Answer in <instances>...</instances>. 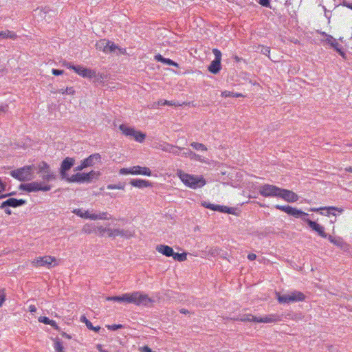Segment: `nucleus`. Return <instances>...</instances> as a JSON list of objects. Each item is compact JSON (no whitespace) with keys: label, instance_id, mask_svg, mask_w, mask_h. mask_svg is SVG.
I'll return each mask as SVG.
<instances>
[{"label":"nucleus","instance_id":"obj_22","mask_svg":"<svg viewBox=\"0 0 352 352\" xmlns=\"http://www.w3.org/2000/svg\"><path fill=\"white\" fill-rule=\"evenodd\" d=\"M133 175H143L146 176L151 175V170L147 167H142L140 166H135L132 167Z\"/></svg>","mask_w":352,"mask_h":352},{"label":"nucleus","instance_id":"obj_58","mask_svg":"<svg viewBox=\"0 0 352 352\" xmlns=\"http://www.w3.org/2000/svg\"><path fill=\"white\" fill-rule=\"evenodd\" d=\"M29 311H30L31 313H34L36 311V307L35 305H31L29 306Z\"/></svg>","mask_w":352,"mask_h":352},{"label":"nucleus","instance_id":"obj_25","mask_svg":"<svg viewBox=\"0 0 352 352\" xmlns=\"http://www.w3.org/2000/svg\"><path fill=\"white\" fill-rule=\"evenodd\" d=\"M155 59L157 61H160V62L166 64L168 65H172V66L177 67H179V65L176 62H174L173 60H172L169 58H164L161 54L155 55Z\"/></svg>","mask_w":352,"mask_h":352},{"label":"nucleus","instance_id":"obj_13","mask_svg":"<svg viewBox=\"0 0 352 352\" xmlns=\"http://www.w3.org/2000/svg\"><path fill=\"white\" fill-rule=\"evenodd\" d=\"M107 232L108 236L113 237V238L120 236H122L125 239H130L135 235L134 230H131V229L123 230V229L108 228L107 230Z\"/></svg>","mask_w":352,"mask_h":352},{"label":"nucleus","instance_id":"obj_11","mask_svg":"<svg viewBox=\"0 0 352 352\" xmlns=\"http://www.w3.org/2000/svg\"><path fill=\"white\" fill-rule=\"evenodd\" d=\"M67 67L72 69L76 74L83 78H96L97 76L96 71L84 67L81 65H72L69 63L67 65Z\"/></svg>","mask_w":352,"mask_h":352},{"label":"nucleus","instance_id":"obj_41","mask_svg":"<svg viewBox=\"0 0 352 352\" xmlns=\"http://www.w3.org/2000/svg\"><path fill=\"white\" fill-rule=\"evenodd\" d=\"M94 231V226L90 224H86L82 228V232L86 234H91Z\"/></svg>","mask_w":352,"mask_h":352},{"label":"nucleus","instance_id":"obj_40","mask_svg":"<svg viewBox=\"0 0 352 352\" xmlns=\"http://www.w3.org/2000/svg\"><path fill=\"white\" fill-rule=\"evenodd\" d=\"M107 188V189H109V190H113V189L124 190V184H109Z\"/></svg>","mask_w":352,"mask_h":352},{"label":"nucleus","instance_id":"obj_44","mask_svg":"<svg viewBox=\"0 0 352 352\" xmlns=\"http://www.w3.org/2000/svg\"><path fill=\"white\" fill-rule=\"evenodd\" d=\"M80 321L85 322L89 329H93L91 322L85 316L80 317Z\"/></svg>","mask_w":352,"mask_h":352},{"label":"nucleus","instance_id":"obj_50","mask_svg":"<svg viewBox=\"0 0 352 352\" xmlns=\"http://www.w3.org/2000/svg\"><path fill=\"white\" fill-rule=\"evenodd\" d=\"M50 319L45 316H41L38 318V321L45 324H49L50 323Z\"/></svg>","mask_w":352,"mask_h":352},{"label":"nucleus","instance_id":"obj_14","mask_svg":"<svg viewBox=\"0 0 352 352\" xmlns=\"http://www.w3.org/2000/svg\"><path fill=\"white\" fill-rule=\"evenodd\" d=\"M212 52L214 55V59L211 62L208 67V70L212 74H217L221 69V53L217 49H213Z\"/></svg>","mask_w":352,"mask_h":352},{"label":"nucleus","instance_id":"obj_37","mask_svg":"<svg viewBox=\"0 0 352 352\" xmlns=\"http://www.w3.org/2000/svg\"><path fill=\"white\" fill-rule=\"evenodd\" d=\"M258 50L263 54L266 55L269 57V54L270 52V49L269 47L260 45L258 47Z\"/></svg>","mask_w":352,"mask_h":352},{"label":"nucleus","instance_id":"obj_36","mask_svg":"<svg viewBox=\"0 0 352 352\" xmlns=\"http://www.w3.org/2000/svg\"><path fill=\"white\" fill-rule=\"evenodd\" d=\"M58 93L62 94H69V95H74L75 93V90L73 87H67L66 89H60L58 90Z\"/></svg>","mask_w":352,"mask_h":352},{"label":"nucleus","instance_id":"obj_9","mask_svg":"<svg viewBox=\"0 0 352 352\" xmlns=\"http://www.w3.org/2000/svg\"><path fill=\"white\" fill-rule=\"evenodd\" d=\"M96 47L97 50L102 51L104 53L115 52L116 50H119L120 53L123 54L124 52L125 51V50L118 48V47L113 42H111L106 39H102L98 41L96 44Z\"/></svg>","mask_w":352,"mask_h":352},{"label":"nucleus","instance_id":"obj_2","mask_svg":"<svg viewBox=\"0 0 352 352\" xmlns=\"http://www.w3.org/2000/svg\"><path fill=\"white\" fill-rule=\"evenodd\" d=\"M176 175L186 186L192 189L201 188L206 184L202 176L190 175L180 169L177 170Z\"/></svg>","mask_w":352,"mask_h":352},{"label":"nucleus","instance_id":"obj_60","mask_svg":"<svg viewBox=\"0 0 352 352\" xmlns=\"http://www.w3.org/2000/svg\"><path fill=\"white\" fill-rule=\"evenodd\" d=\"M222 206L215 205L214 208H212V210L221 212L222 210Z\"/></svg>","mask_w":352,"mask_h":352},{"label":"nucleus","instance_id":"obj_28","mask_svg":"<svg viewBox=\"0 0 352 352\" xmlns=\"http://www.w3.org/2000/svg\"><path fill=\"white\" fill-rule=\"evenodd\" d=\"M0 37L3 38H10L14 40L16 38L17 36L14 32L6 30L0 32Z\"/></svg>","mask_w":352,"mask_h":352},{"label":"nucleus","instance_id":"obj_10","mask_svg":"<svg viewBox=\"0 0 352 352\" xmlns=\"http://www.w3.org/2000/svg\"><path fill=\"white\" fill-rule=\"evenodd\" d=\"M254 321L257 322L271 323L281 320L280 316L278 314H270L265 317L256 318L252 315H243V321Z\"/></svg>","mask_w":352,"mask_h":352},{"label":"nucleus","instance_id":"obj_29","mask_svg":"<svg viewBox=\"0 0 352 352\" xmlns=\"http://www.w3.org/2000/svg\"><path fill=\"white\" fill-rule=\"evenodd\" d=\"M172 146H173L172 144H170L166 142H164V143L157 144L155 146V148L157 149H160L164 152L169 153L170 151H171Z\"/></svg>","mask_w":352,"mask_h":352},{"label":"nucleus","instance_id":"obj_15","mask_svg":"<svg viewBox=\"0 0 352 352\" xmlns=\"http://www.w3.org/2000/svg\"><path fill=\"white\" fill-rule=\"evenodd\" d=\"M56 262V258L50 256H45L42 257H38L32 261V265L34 267H47L48 268L52 267V264Z\"/></svg>","mask_w":352,"mask_h":352},{"label":"nucleus","instance_id":"obj_31","mask_svg":"<svg viewBox=\"0 0 352 352\" xmlns=\"http://www.w3.org/2000/svg\"><path fill=\"white\" fill-rule=\"evenodd\" d=\"M277 299L280 303H289L290 298L289 294L280 295V294H277Z\"/></svg>","mask_w":352,"mask_h":352},{"label":"nucleus","instance_id":"obj_59","mask_svg":"<svg viewBox=\"0 0 352 352\" xmlns=\"http://www.w3.org/2000/svg\"><path fill=\"white\" fill-rule=\"evenodd\" d=\"M256 258V255L254 253L249 254L248 255V258L250 261H253Z\"/></svg>","mask_w":352,"mask_h":352},{"label":"nucleus","instance_id":"obj_55","mask_svg":"<svg viewBox=\"0 0 352 352\" xmlns=\"http://www.w3.org/2000/svg\"><path fill=\"white\" fill-rule=\"evenodd\" d=\"M232 208H228L226 206H223L222 210L221 212L226 213H232Z\"/></svg>","mask_w":352,"mask_h":352},{"label":"nucleus","instance_id":"obj_20","mask_svg":"<svg viewBox=\"0 0 352 352\" xmlns=\"http://www.w3.org/2000/svg\"><path fill=\"white\" fill-rule=\"evenodd\" d=\"M67 181L69 182H77V183H85L89 182L85 173H77L72 175L70 177L67 178Z\"/></svg>","mask_w":352,"mask_h":352},{"label":"nucleus","instance_id":"obj_64","mask_svg":"<svg viewBox=\"0 0 352 352\" xmlns=\"http://www.w3.org/2000/svg\"><path fill=\"white\" fill-rule=\"evenodd\" d=\"M96 348H97V349H98L100 352H102V351H105V350H104V349H102V345H101V344H97Z\"/></svg>","mask_w":352,"mask_h":352},{"label":"nucleus","instance_id":"obj_34","mask_svg":"<svg viewBox=\"0 0 352 352\" xmlns=\"http://www.w3.org/2000/svg\"><path fill=\"white\" fill-rule=\"evenodd\" d=\"M172 257L174 258V260L182 262V261H184L186 260V253H182V254L175 253L173 252V255H172Z\"/></svg>","mask_w":352,"mask_h":352},{"label":"nucleus","instance_id":"obj_51","mask_svg":"<svg viewBox=\"0 0 352 352\" xmlns=\"http://www.w3.org/2000/svg\"><path fill=\"white\" fill-rule=\"evenodd\" d=\"M258 3L264 7L270 8V0H259Z\"/></svg>","mask_w":352,"mask_h":352},{"label":"nucleus","instance_id":"obj_17","mask_svg":"<svg viewBox=\"0 0 352 352\" xmlns=\"http://www.w3.org/2000/svg\"><path fill=\"white\" fill-rule=\"evenodd\" d=\"M279 197L287 202H296L298 200V196L292 190L280 188Z\"/></svg>","mask_w":352,"mask_h":352},{"label":"nucleus","instance_id":"obj_8","mask_svg":"<svg viewBox=\"0 0 352 352\" xmlns=\"http://www.w3.org/2000/svg\"><path fill=\"white\" fill-rule=\"evenodd\" d=\"M38 173L41 174V177L44 183L45 182H50L56 179V176L55 173L51 170L49 164L45 162H41L38 164Z\"/></svg>","mask_w":352,"mask_h":352},{"label":"nucleus","instance_id":"obj_16","mask_svg":"<svg viewBox=\"0 0 352 352\" xmlns=\"http://www.w3.org/2000/svg\"><path fill=\"white\" fill-rule=\"evenodd\" d=\"M75 160L72 157H66L61 163L60 168V174L62 179L67 180V171L69 170L74 164Z\"/></svg>","mask_w":352,"mask_h":352},{"label":"nucleus","instance_id":"obj_3","mask_svg":"<svg viewBox=\"0 0 352 352\" xmlns=\"http://www.w3.org/2000/svg\"><path fill=\"white\" fill-rule=\"evenodd\" d=\"M154 302L153 298L141 292L129 293L128 303H133L137 306L150 307Z\"/></svg>","mask_w":352,"mask_h":352},{"label":"nucleus","instance_id":"obj_5","mask_svg":"<svg viewBox=\"0 0 352 352\" xmlns=\"http://www.w3.org/2000/svg\"><path fill=\"white\" fill-rule=\"evenodd\" d=\"M73 212L78 217L83 219H89L91 220H109L111 219L110 214L107 212H94L93 210H84L82 209H74Z\"/></svg>","mask_w":352,"mask_h":352},{"label":"nucleus","instance_id":"obj_38","mask_svg":"<svg viewBox=\"0 0 352 352\" xmlns=\"http://www.w3.org/2000/svg\"><path fill=\"white\" fill-rule=\"evenodd\" d=\"M182 155L185 157H190L192 159H199V156L196 153L192 152L190 150H188L186 152H184Z\"/></svg>","mask_w":352,"mask_h":352},{"label":"nucleus","instance_id":"obj_27","mask_svg":"<svg viewBox=\"0 0 352 352\" xmlns=\"http://www.w3.org/2000/svg\"><path fill=\"white\" fill-rule=\"evenodd\" d=\"M34 12H35L36 15H38L41 18L45 19L46 21H49L50 17L45 18V14H49L50 12H54L48 8H44V9H36L34 10Z\"/></svg>","mask_w":352,"mask_h":352},{"label":"nucleus","instance_id":"obj_4","mask_svg":"<svg viewBox=\"0 0 352 352\" xmlns=\"http://www.w3.org/2000/svg\"><path fill=\"white\" fill-rule=\"evenodd\" d=\"M34 165L25 166L10 172V175L21 182L30 181L34 178Z\"/></svg>","mask_w":352,"mask_h":352},{"label":"nucleus","instance_id":"obj_24","mask_svg":"<svg viewBox=\"0 0 352 352\" xmlns=\"http://www.w3.org/2000/svg\"><path fill=\"white\" fill-rule=\"evenodd\" d=\"M290 302H298L302 301L305 298V296L303 293L298 291H294L289 294Z\"/></svg>","mask_w":352,"mask_h":352},{"label":"nucleus","instance_id":"obj_12","mask_svg":"<svg viewBox=\"0 0 352 352\" xmlns=\"http://www.w3.org/2000/svg\"><path fill=\"white\" fill-rule=\"evenodd\" d=\"M280 188L271 184H265L259 187V193L265 197H279Z\"/></svg>","mask_w":352,"mask_h":352},{"label":"nucleus","instance_id":"obj_54","mask_svg":"<svg viewBox=\"0 0 352 352\" xmlns=\"http://www.w3.org/2000/svg\"><path fill=\"white\" fill-rule=\"evenodd\" d=\"M52 74L55 76L61 75L63 74V70H59L56 69H53L52 71Z\"/></svg>","mask_w":352,"mask_h":352},{"label":"nucleus","instance_id":"obj_48","mask_svg":"<svg viewBox=\"0 0 352 352\" xmlns=\"http://www.w3.org/2000/svg\"><path fill=\"white\" fill-rule=\"evenodd\" d=\"M182 148H180V147H178V146H172V148H171V151H170L169 153H173L175 155H179V151L182 150Z\"/></svg>","mask_w":352,"mask_h":352},{"label":"nucleus","instance_id":"obj_62","mask_svg":"<svg viewBox=\"0 0 352 352\" xmlns=\"http://www.w3.org/2000/svg\"><path fill=\"white\" fill-rule=\"evenodd\" d=\"M203 206L207 208H210V209H212V208H214V206L215 205H213V204H206V203L203 204Z\"/></svg>","mask_w":352,"mask_h":352},{"label":"nucleus","instance_id":"obj_57","mask_svg":"<svg viewBox=\"0 0 352 352\" xmlns=\"http://www.w3.org/2000/svg\"><path fill=\"white\" fill-rule=\"evenodd\" d=\"M49 324L50 326H52V327H54L55 329H57V330L59 329L58 326L57 325L56 322L54 320H51L50 323Z\"/></svg>","mask_w":352,"mask_h":352},{"label":"nucleus","instance_id":"obj_23","mask_svg":"<svg viewBox=\"0 0 352 352\" xmlns=\"http://www.w3.org/2000/svg\"><path fill=\"white\" fill-rule=\"evenodd\" d=\"M130 184L133 186L139 188H143L151 186V183L149 182L141 179H131Z\"/></svg>","mask_w":352,"mask_h":352},{"label":"nucleus","instance_id":"obj_43","mask_svg":"<svg viewBox=\"0 0 352 352\" xmlns=\"http://www.w3.org/2000/svg\"><path fill=\"white\" fill-rule=\"evenodd\" d=\"M221 96H224V97H230V96L240 97V96H242V94H234L233 92L225 91L221 93Z\"/></svg>","mask_w":352,"mask_h":352},{"label":"nucleus","instance_id":"obj_45","mask_svg":"<svg viewBox=\"0 0 352 352\" xmlns=\"http://www.w3.org/2000/svg\"><path fill=\"white\" fill-rule=\"evenodd\" d=\"M6 300V291L5 289H0V307L3 305Z\"/></svg>","mask_w":352,"mask_h":352},{"label":"nucleus","instance_id":"obj_61","mask_svg":"<svg viewBox=\"0 0 352 352\" xmlns=\"http://www.w3.org/2000/svg\"><path fill=\"white\" fill-rule=\"evenodd\" d=\"M6 185L2 182L1 179L0 178V192L5 190Z\"/></svg>","mask_w":352,"mask_h":352},{"label":"nucleus","instance_id":"obj_46","mask_svg":"<svg viewBox=\"0 0 352 352\" xmlns=\"http://www.w3.org/2000/svg\"><path fill=\"white\" fill-rule=\"evenodd\" d=\"M332 243H333L335 245H336L338 247H342L344 245V241L341 238L338 237V238H335V239L333 241Z\"/></svg>","mask_w":352,"mask_h":352},{"label":"nucleus","instance_id":"obj_52","mask_svg":"<svg viewBox=\"0 0 352 352\" xmlns=\"http://www.w3.org/2000/svg\"><path fill=\"white\" fill-rule=\"evenodd\" d=\"M85 166H84V163L82 161H81V163L79 166H76L74 169V171H80L82 170H83L84 168H85Z\"/></svg>","mask_w":352,"mask_h":352},{"label":"nucleus","instance_id":"obj_30","mask_svg":"<svg viewBox=\"0 0 352 352\" xmlns=\"http://www.w3.org/2000/svg\"><path fill=\"white\" fill-rule=\"evenodd\" d=\"M324 41L333 48H337V46H340V44L338 43L337 40L334 38L331 35L327 36V38H325Z\"/></svg>","mask_w":352,"mask_h":352},{"label":"nucleus","instance_id":"obj_32","mask_svg":"<svg viewBox=\"0 0 352 352\" xmlns=\"http://www.w3.org/2000/svg\"><path fill=\"white\" fill-rule=\"evenodd\" d=\"M320 210H327L328 211V213L329 214H333L335 215L334 213L332 212V211H335V210H337V211H339L340 212H341L342 211V209H338L337 208H335V207H327V208H311V211H318Z\"/></svg>","mask_w":352,"mask_h":352},{"label":"nucleus","instance_id":"obj_56","mask_svg":"<svg viewBox=\"0 0 352 352\" xmlns=\"http://www.w3.org/2000/svg\"><path fill=\"white\" fill-rule=\"evenodd\" d=\"M100 232V234L102 235L104 232H107V230L108 228H104L102 226H98L96 228Z\"/></svg>","mask_w":352,"mask_h":352},{"label":"nucleus","instance_id":"obj_21","mask_svg":"<svg viewBox=\"0 0 352 352\" xmlns=\"http://www.w3.org/2000/svg\"><path fill=\"white\" fill-rule=\"evenodd\" d=\"M156 250L159 253L168 257L172 256V255H173L174 252L173 249L171 247L162 244L157 245Z\"/></svg>","mask_w":352,"mask_h":352},{"label":"nucleus","instance_id":"obj_19","mask_svg":"<svg viewBox=\"0 0 352 352\" xmlns=\"http://www.w3.org/2000/svg\"><path fill=\"white\" fill-rule=\"evenodd\" d=\"M84 166L86 168L91 167L95 165L96 163L101 162V155L99 153H94L89 155L87 158L82 160Z\"/></svg>","mask_w":352,"mask_h":352},{"label":"nucleus","instance_id":"obj_7","mask_svg":"<svg viewBox=\"0 0 352 352\" xmlns=\"http://www.w3.org/2000/svg\"><path fill=\"white\" fill-rule=\"evenodd\" d=\"M119 129L124 135L132 138L138 142H143L146 138L144 133L135 131L133 128L129 127L125 124H120Z\"/></svg>","mask_w":352,"mask_h":352},{"label":"nucleus","instance_id":"obj_6","mask_svg":"<svg viewBox=\"0 0 352 352\" xmlns=\"http://www.w3.org/2000/svg\"><path fill=\"white\" fill-rule=\"evenodd\" d=\"M19 189L27 191L28 192H38V191L47 192V191L50 190L51 186L45 184L43 182H33L31 183L21 184L19 186Z\"/></svg>","mask_w":352,"mask_h":352},{"label":"nucleus","instance_id":"obj_39","mask_svg":"<svg viewBox=\"0 0 352 352\" xmlns=\"http://www.w3.org/2000/svg\"><path fill=\"white\" fill-rule=\"evenodd\" d=\"M54 347V349L58 352H65L64 347H63L62 343L58 340H56L55 341Z\"/></svg>","mask_w":352,"mask_h":352},{"label":"nucleus","instance_id":"obj_26","mask_svg":"<svg viewBox=\"0 0 352 352\" xmlns=\"http://www.w3.org/2000/svg\"><path fill=\"white\" fill-rule=\"evenodd\" d=\"M129 293L122 294L120 296H108L106 300L108 301L124 302L128 303Z\"/></svg>","mask_w":352,"mask_h":352},{"label":"nucleus","instance_id":"obj_47","mask_svg":"<svg viewBox=\"0 0 352 352\" xmlns=\"http://www.w3.org/2000/svg\"><path fill=\"white\" fill-rule=\"evenodd\" d=\"M120 174L121 175H127V174H131L133 175V170L132 167L127 168H122L120 170Z\"/></svg>","mask_w":352,"mask_h":352},{"label":"nucleus","instance_id":"obj_49","mask_svg":"<svg viewBox=\"0 0 352 352\" xmlns=\"http://www.w3.org/2000/svg\"><path fill=\"white\" fill-rule=\"evenodd\" d=\"M107 327L109 330L116 331L119 329H122L123 327V326L122 324H111V325H107Z\"/></svg>","mask_w":352,"mask_h":352},{"label":"nucleus","instance_id":"obj_18","mask_svg":"<svg viewBox=\"0 0 352 352\" xmlns=\"http://www.w3.org/2000/svg\"><path fill=\"white\" fill-rule=\"evenodd\" d=\"M26 204V201L24 199H17L15 198H9L6 201H3L1 205V208H4L7 206H10L13 208H16L18 206H23Z\"/></svg>","mask_w":352,"mask_h":352},{"label":"nucleus","instance_id":"obj_53","mask_svg":"<svg viewBox=\"0 0 352 352\" xmlns=\"http://www.w3.org/2000/svg\"><path fill=\"white\" fill-rule=\"evenodd\" d=\"M139 351L140 352H153L151 349H150L148 346H144L142 347H140Z\"/></svg>","mask_w":352,"mask_h":352},{"label":"nucleus","instance_id":"obj_1","mask_svg":"<svg viewBox=\"0 0 352 352\" xmlns=\"http://www.w3.org/2000/svg\"><path fill=\"white\" fill-rule=\"evenodd\" d=\"M275 208L280 210L281 211H283L288 214L289 215L293 216L296 218H301V219L306 222L309 228L318 233L319 236H320L322 238H327V234L324 232V228L318 223H317L315 221H311V219L307 218V216L309 215L307 213L298 210L296 208H293L290 206H280V205H276Z\"/></svg>","mask_w":352,"mask_h":352},{"label":"nucleus","instance_id":"obj_63","mask_svg":"<svg viewBox=\"0 0 352 352\" xmlns=\"http://www.w3.org/2000/svg\"><path fill=\"white\" fill-rule=\"evenodd\" d=\"M335 50H336V52H338L339 53V54L342 52L344 51L342 47L340 46H337V48H334Z\"/></svg>","mask_w":352,"mask_h":352},{"label":"nucleus","instance_id":"obj_33","mask_svg":"<svg viewBox=\"0 0 352 352\" xmlns=\"http://www.w3.org/2000/svg\"><path fill=\"white\" fill-rule=\"evenodd\" d=\"M87 179L89 182H91L93 179H96L100 175L99 172L91 170L89 173H85Z\"/></svg>","mask_w":352,"mask_h":352},{"label":"nucleus","instance_id":"obj_35","mask_svg":"<svg viewBox=\"0 0 352 352\" xmlns=\"http://www.w3.org/2000/svg\"><path fill=\"white\" fill-rule=\"evenodd\" d=\"M191 146H192L193 148L196 149V150H200V151H206L207 150V148L206 147V146L201 143H198V142H192L190 144Z\"/></svg>","mask_w":352,"mask_h":352},{"label":"nucleus","instance_id":"obj_42","mask_svg":"<svg viewBox=\"0 0 352 352\" xmlns=\"http://www.w3.org/2000/svg\"><path fill=\"white\" fill-rule=\"evenodd\" d=\"M158 104H161V105L166 104V105H170V106H180L181 105L180 104L175 103L173 101H169V100H166L159 101Z\"/></svg>","mask_w":352,"mask_h":352}]
</instances>
